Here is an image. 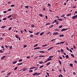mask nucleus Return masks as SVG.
<instances>
[{
    "label": "nucleus",
    "mask_w": 77,
    "mask_h": 77,
    "mask_svg": "<svg viewBox=\"0 0 77 77\" xmlns=\"http://www.w3.org/2000/svg\"><path fill=\"white\" fill-rule=\"evenodd\" d=\"M38 49H40V47H37L35 48L34 49V50H38Z\"/></svg>",
    "instance_id": "20e7f679"
},
{
    "label": "nucleus",
    "mask_w": 77,
    "mask_h": 77,
    "mask_svg": "<svg viewBox=\"0 0 77 77\" xmlns=\"http://www.w3.org/2000/svg\"><path fill=\"white\" fill-rule=\"evenodd\" d=\"M52 60V59L51 58H48V61H50V60Z\"/></svg>",
    "instance_id": "1a4fd4ad"
},
{
    "label": "nucleus",
    "mask_w": 77,
    "mask_h": 77,
    "mask_svg": "<svg viewBox=\"0 0 77 77\" xmlns=\"http://www.w3.org/2000/svg\"><path fill=\"white\" fill-rule=\"evenodd\" d=\"M39 15V16H40V17H43V16L42 15V14H40Z\"/></svg>",
    "instance_id": "72a5a7b5"
},
{
    "label": "nucleus",
    "mask_w": 77,
    "mask_h": 77,
    "mask_svg": "<svg viewBox=\"0 0 77 77\" xmlns=\"http://www.w3.org/2000/svg\"><path fill=\"white\" fill-rule=\"evenodd\" d=\"M25 7L26 8V9H29V6H25Z\"/></svg>",
    "instance_id": "412c9836"
},
{
    "label": "nucleus",
    "mask_w": 77,
    "mask_h": 77,
    "mask_svg": "<svg viewBox=\"0 0 77 77\" xmlns=\"http://www.w3.org/2000/svg\"><path fill=\"white\" fill-rule=\"evenodd\" d=\"M39 63H40V64H42V63H43V62L41 61L39 62Z\"/></svg>",
    "instance_id": "37998d69"
},
{
    "label": "nucleus",
    "mask_w": 77,
    "mask_h": 77,
    "mask_svg": "<svg viewBox=\"0 0 77 77\" xmlns=\"http://www.w3.org/2000/svg\"><path fill=\"white\" fill-rule=\"evenodd\" d=\"M53 27V25H52L51 26H49V28H52V27Z\"/></svg>",
    "instance_id": "b1692460"
},
{
    "label": "nucleus",
    "mask_w": 77,
    "mask_h": 77,
    "mask_svg": "<svg viewBox=\"0 0 77 77\" xmlns=\"http://www.w3.org/2000/svg\"><path fill=\"white\" fill-rule=\"evenodd\" d=\"M15 37H16V38H18V35H15Z\"/></svg>",
    "instance_id": "de8ad7c7"
},
{
    "label": "nucleus",
    "mask_w": 77,
    "mask_h": 77,
    "mask_svg": "<svg viewBox=\"0 0 77 77\" xmlns=\"http://www.w3.org/2000/svg\"><path fill=\"white\" fill-rule=\"evenodd\" d=\"M37 75V72H35L33 74V75Z\"/></svg>",
    "instance_id": "6ab92c4d"
},
{
    "label": "nucleus",
    "mask_w": 77,
    "mask_h": 77,
    "mask_svg": "<svg viewBox=\"0 0 77 77\" xmlns=\"http://www.w3.org/2000/svg\"><path fill=\"white\" fill-rule=\"evenodd\" d=\"M65 42H60V44H63V43H65Z\"/></svg>",
    "instance_id": "a878e982"
},
{
    "label": "nucleus",
    "mask_w": 77,
    "mask_h": 77,
    "mask_svg": "<svg viewBox=\"0 0 77 77\" xmlns=\"http://www.w3.org/2000/svg\"><path fill=\"white\" fill-rule=\"evenodd\" d=\"M59 29H55V31H59Z\"/></svg>",
    "instance_id": "c03bdc74"
},
{
    "label": "nucleus",
    "mask_w": 77,
    "mask_h": 77,
    "mask_svg": "<svg viewBox=\"0 0 77 77\" xmlns=\"http://www.w3.org/2000/svg\"><path fill=\"white\" fill-rule=\"evenodd\" d=\"M51 63L50 62H48V63L46 64V65H47V66H48V65H50Z\"/></svg>",
    "instance_id": "0eeeda50"
},
{
    "label": "nucleus",
    "mask_w": 77,
    "mask_h": 77,
    "mask_svg": "<svg viewBox=\"0 0 77 77\" xmlns=\"http://www.w3.org/2000/svg\"><path fill=\"white\" fill-rule=\"evenodd\" d=\"M39 32H38L36 33L35 35H39Z\"/></svg>",
    "instance_id": "a18cd8bd"
},
{
    "label": "nucleus",
    "mask_w": 77,
    "mask_h": 77,
    "mask_svg": "<svg viewBox=\"0 0 77 77\" xmlns=\"http://www.w3.org/2000/svg\"><path fill=\"white\" fill-rule=\"evenodd\" d=\"M23 64V63H18L17 64L18 65L20 66V65H21Z\"/></svg>",
    "instance_id": "6e6552de"
},
{
    "label": "nucleus",
    "mask_w": 77,
    "mask_h": 77,
    "mask_svg": "<svg viewBox=\"0 0 77 77\" xmlns=\"http://www.w3.org/2000/svg\"><path fill=\"white\" fill-rule=\"evenodd\" d=\"M56 41V39H54L52 40H51V41Z\"/></svg>",
    "instance_id": "58836bf2"
},
{
    "label": "nucleus",
    "mask_w": 77,
    "mask_h": 77,
    "mask_svg": "<svg viewBox=\"0 0 77 77\" xmlns=\"http://www.w3.org/2000/svg\"><path fill=\"white\" fill-rule=\"evenodd\" d=\"M40 74H41V73H37V75H40Z\"/></svg>",
    "instance_id": "bb28decb"
},
{
    "label": "nucleus",
    "mask_w": 77,
    "mask_h": 77,
    "mask_svg": "<svg viewBox=\"0 0 77 77\" xmlns=\"http://www.w3.org/2000/svg\"><path fill=\"white\" fill-rule=\"evenodd\" d=\"M12 29V27H10L9 28V30H11Z\"/></svg>",
    "instance_id": "ea45409f"
},
{
    "label": "nucleus",
    "mask_w": 77,
    "mask_h": 77,
    "mask_svg": "<svg viewBox=\"0 0 77 77\" xmlns=\"http://www.w3.org/2000/svg\"><path fill=\"white\" fill-rule=\"evenodd\" d=\"M62 25H61L59 26V28H62Z\"/></svg>",
    "instance_id": "3c124183"
},
{
    "label": "nucleus",
    "mask_w": 77,
    "mask_h": 77,
    "mask_svg": "<svg viewBox=\"0 0 77 77\" xmlns=\"http://www.w3.org/2000/svg\"><path fill=\"white\" fill-rule=\"evenodd\" d=\"M3 20H6V18H3Z\"/></svg>",
    "instance_id": "4d7b16f0"
},
{
    "label": "nucleus",
    "mask_w": 77,
    "mask_h": 77,
    "mask_svg": "<svg viewBox=\"0 0 77 77\" xmlns=\"http://www.w3.org/2000/svg\"><path fill=\"white\" fill-rule=\"evenodd\" d=\"M44 33V32H43L41 33L40 34V36H42V35H43Z\"/></svg>",
    "instance_id": "4468645a"
},
{
    "label": "nucleus",
    "mask_w": 77,
    "mask_h": 77,
    "mask_svg": "<svg viewBox=\"0 0 77 77\" xmlns=\"http://www.w3.org/2000/svg\"><path fill=\"white\" fill-rule=\"evenodd\" d=\"M59 44H60V43H56V45H59Z\"/></svg>",
    "instance_id": "052dcab7"
},
{
    "label": "nucleus",
    "mask_w": 77,
    "mask_h": 77,
    "mask_svg": "<svg viewBox=\"0 0 77 77\" xmlns=\"http://www.w3.org/2000/svg\"><path fill=\"white\" fill-rule=\"evenodd\" d=\"M37 46H38V44H36V45H34V47H37Z\"/></svg>",
    "instance_id": "c756f323"
},
{
    "label": "nucleus",
    "mask_w": 77,
    "mask_h": 77,
    "mask_svg": "<svg viewBox=\"0 0 77 77\" xmlns=\"http://www.w3.org/2000/svg\"><path fill=\"white\" fill-rule=\"evenodd\" d=\"M17 61H14V62H13V64H15V63H17Z\"/></svg>",
    "instance_id": "9b49d317"
},
{
    "label": "nucleus",
    "mask_w": 77,
    "mask_h": 77,
    "mask_svg": "<svg viewBox=\"0 0 77 77\" xmlns=\"http://www.w3.org/2000/svg\"><path fill=\"white\" fill-rule=\"evenodd\" d=\"M53 57V56H50L49 57V58H52V57Z\"/></svg>",
    "instance_id": "13d9d810"
},
{
    "label": "nucleus",
    "mask_w": 77,
    "mask_h": 77,
    "mask_svg": "<svg viewBox=\"0 0 77 77\" xmlns=\"http://www.w3.org/2000/svg\"><path fill=\"white\" fill-rule=\"evenodd\" d=\"M26 70H27V69H23V71H26Z\"/></svg>",
    "instance_id": "5fc2aeb1"
},
{
    "label": "nucleus",
    "mask_w": 77,
    "mask_h": 77,
    "mask_svg": "<svg viewBox=\"0 0 77 77\" xmlns=\"http://www.w3.org/2000/svg\"><path fill=\"white\" fill-rule=\"evenodd\" d=\"M63 70L64 72H66V71L65 70V69L64 68H63Z\"/></svg>",
    "instance_id": "864d4df0"
},
{
    "label": "nucleus",
    "mask_w": 77,
    "mask_h": 77,
    "mask_svg": "<svg viewBox=\"0 0 77 77\" xmlns=\"http://www.w3.org/2000/svg\"><path fill=\"white\" fill-rule=\"evenodd\" d=\"M59 63H60V65H62V62H61V61H60V60H59Z\"/></svg>",
    "instance_id": "dca6fc26"
},
{
    "label": "nucleus",
    "mask_w": 77,
    "mask_h": 77,
    "mask_svg": "<svg viewBox=\"0 0 77 77\" xmlns=\"http://www.w3.org/2000/svg\"><path fill=\"white\" fill-rule=\"evenodd\" d=\"M73 48L75 49V48H75V45L73 46Z\"/></svg>",
    "instance_id": "0e129e2a"
},
{
    "label": "nucleus",
    "mask_w": 77,
    "mask_h": 77,
    "mask_svg": "<svg viewBox=\"0 0 77 77\" xmlns=\"http://www.w3.org/2000/svg\"><path fill=\"white\" fill-rule=\"evenodd\" d=\"M43 67H44V66H40L39 68H42Z\"/></svg>",
    "instance_id": "8fccbe9b"
},
{
    "label": "nucleus",
    "mask_w": 77,
    "mask_h": 77,
    "mask_svg": "<svg viewBox=\"0 0 77 77\" xmlns=\"http://www.w3.org/2000/svg\"><path fill=\"white\" fill-rule=\"evenodd\" d=\"M65 14H63L61 16V17H62V18H63V17H65Z\"/></svg>",
    "instance_id": "79ce46f5"
},
{
    "label": "nucleus",
    "mask_w": 77,
    "mask_h": 77,
    "mask_svg": "<svg viewBox=\"0 0 77 77\" xmlns=\"http://www.w3.org/2000/svg\"><path fill=\"white\" fill-rule=\"evenodd\" d=\"M39 53H45V52L44 51H41L39 52Z\"/></svg>",
    "instance_id": "ddd939ff"
},
{
    "label": "nucleus",
    "mask_w": 77,
    "mask_h": 77,
    "mask_svg": "<svg viewBox=\"0 0 77 77\" xmlns=\"http://www.w3.org/2000/svg\"><path fill=\"white\" fill-rule=\"evenodd\" d=\"M53 35H59V33L57 32H54L53 34Z\"/></svg>",
    "instance_id": "7ed1b4c3"
},
{
    "label": "nucleus",
    "mask_w": 77,
    "mask_h": 77,
    "mask_svg": "<svg viewBox=\"0 0 77 77\" xmlns=\"http://www.w3.org/2000/svg\"><path fill=\"white\" fill-rule=\"evenodd\" d=\"M71 56H72V57H74V56L73 54H71Z\"/></svg>",
    "instance_id": "f704fd0d"
},
{
    "label": "nucleus",
    "mask_w": 77,
    "mask_h": 77,
    "mask_svg": "<svg viewBox=\"0 0 77 77\" xmlns=\"http://www.w3.org/2000/svg\"><path fill=\"white\" fill-rule=\"evenodd\" d=\"M1 27H2V28H5V27H6V26H2Z\"/></svg>",
    "instance_id": "09e8293b"
},
{
    "label": "nucleus",
    "mask_w": 77,
    "mask_h": 77,
    "mask_svg": "<svg viewBox=\"0 0 77 77\" xmlns=\"http://www.w3.org/2000/svg\"><path fill=\"white\" fill-rule=\"evenodd\" d=\"M47 45H42V47H46V46H47Z\"/></svg>",
    "instance_id": "a211bd4d"
},
{
    "label": "nucleus",
    "mask_w": 77,
    "mask_h": 77,
    "mask_svg": "<svg viewBox=\"0 0 77 77\" xmlns=\"http://www.w3.org/2000/svg\"><path fill=\"white\" fill-rule=\"evenodd\" d=\"M35 68H36V67H31L30 68V69H35Z\"/></svg>",
    "instance_id": "9d476101"
},
{
    "label": "nucleus",
    "mask_w": 77,
    "mask_h": 77,
    "mask_svg": "<svg viewBox=\"0 0 77 77\" xmlns=\"http://www.w3.org/2000/svg\"><path fill=\"white\" fill-rule=\"evenodd\" d=\"M51 33V32H49L47 33V35H48L49 34H50Z\"/></svg>",
    "instance_id": "a19ab883"
},
{
    "label": "nucleus",
    "mask_w": 77,
    "mask_h": 77,
    "mask_svg": "<svg viewBox=\"0 0 77 77\" xmlns=\"http://www.w3.org/2000/svg\"><path fill=\"white\" fill-rule=\"evenodd\" d=\"M59 57H60V59H62V57L60 56Z\"/></svg>",
    "instance_id": "338daca9"
},
{
    "label": "nucleus",
    "mask_w": 77,
    "mask_h": 77,
    "mask_svg": "<svg viewBox=\"0 0 77 77\" xmlns=\"http://www.w3.org/2000/svg\"><path fill=\"white\" fill-rule=\"evenodd\" d=\"M64 36V35H60L59 36L60 37H63V36Z\"/></svg>",
    "instance_id": "f8f14e48"
},
{
    "label": "nucleus",
    "mask_w": 77,
    "mask_h": 77,
    "mask_svg": "<svg viewBox=\"0 0 77 77\" xmlns=\"http://www.w3.org/2000/svg\"><path fill=\"white\" fill-rule=\"evenodd\" d=\"M49 24H50V23H47L46 24V25H49Z\"/></svg>",
    "instance_id": "603ef678"
},
{
    "label": "nucleus",
    "mask_w": 77,
    "mask_h": 77,
    "mask_svg": "<svg viewBox=\"0 0 77 77\" xmlns=\"http://www.w3.org/2000/svg\"><path fill=\"white\" fill-rule=\"evenodd\" d=\"M69 51L70 52H71V53H72V50H71V49H70Z\"/></svg>",
    "instance_id": "bf43d9fd"
},
{
    "label": "nucleus",
    "mask_w": 77,
    "mask_h": 77,
    "mask_svg": "<svg viewBox=\"0 0 77 77\" xmlns=\"http://www.w3.org/2000/svg\"><path fill=\"white\" fill-rule=\"evenodd\" d=\"M11 7H14L15 6V5H11Z\"/></svg>",
    "instance_id": "4c0bfd02"
},
{
    "label": "nucleus",
    "mask_w": 77,
    "mask_h": 77,
    "mask_svg": "<svg viewBox=\"0 0 77 77\" xmlns=\"http://www.w3.org/2000/svg\"><path fill=\"white\" fill-rule=\"evenodd\" d=\"M53 48V47H52L51 48H50L48 50V51H49V50H51V49H52V48Z\"/></svg>",
    "instance_id": "423d86ee"
},
{
    "label": "nucleus",
    "mask_w": 77,
    "mask_h": 77,
    "mask_svg": "<svg viewBox=\"0 0 77 77\" xmlns=\"http://www.w3.org/2000/svg\"><path fill=\"white\" fill-rule=\"evenodd\" d=\"M77 18V14L76 15L72 17V19H75V18Z\"/></svg>",
    "instance_id": "f257e3e1"
},
{
    "label": "nucleus",
    "mask_w": 77,
    "mask_h": 77,
    "mask_svg": "<svg viewBox=\"0 0 77 77\" xmlns=\"http://www.w3.org/2000/svg\"><path fill=\"white\" fill-rule=\"evenodd\" d=\"M29 72H33V70H29Z\"/></svg>",
    "instance_id": "cd10ccee"
},
{
    "label": "nucleus",
    "mask_w": 77,
    "mask_h": 77,
    "mask_svg": "<svg viewBox=\"0 0 77 77\" xmlns=\"http://www.w3.org/2000/svg\"><path fill=\"white\" fill-rule=\"evenodd\" d=\"M71 15V14H67V16L68 17V16H69L70 15Z\"/></svg>",
    "instance_id": "473e14b6"
},
{
    "label": "nucleus",
    "mask_w": 77,
    "mask_h": 77,
    "mask_svg": "<svg viewBox=\"0 0 77 77\" xmlns=\"http://www.w3.org/2000/svg\"><path fill=\"white\" fill-rule=\"evenodd\" d=\"M73 75H76V73H75V72H73Z\"/></svg>",
    "instance_id": "2f4dec72"
},
{
    "label": "nucleus",
    "mask_w": 77,
    "mask_h": 77,
    "mask_svg": "<svg viewBox=\"0 0 77 77\" xmlns=\"http://www.w3.org/2000/svg\"><path fill=\"white\" fill-rule=\"evenodd\" d=\"M66 58H68V57H69V56H68V55H66Z\"/></svg>",
    "instance_id": "4be33fe9"
},
{
    "label": "nucleus",
    "mask_w": 77,
    "mask_h": 77,
    "mask_svg": "<svg viewBox=\"0 0 77 77\" xmlns=\"http://www.w3.org/2000/svg\"><path fill=\"white\" fill-rule=\"evenodd\" d=\"M58 20H59V21H62L63 20L62 19H58Z\"/></svg>",
    "instance_id": "aec40b11"
},
{
    "label": "nucleus",
    "mask_w": 77,
    "mask_h": 77,
    "mask_svg": "<svg viewBox=\"0 0 77 77\" xmlns=\"http://www.w3.org/2000/svg\"><path fill=\"white\" fill-rule=\"evenodd\" d=\"M61 52H62V53H63V52H64V51H63V50H62V49H61Z\"/></svg>",
    "instance_id": "49530a36"
},
{
    "label": "nucleus",
    "mask_w": 77,
    "mask_h": 77,
    "mask_svg": "<svg viewBox=\"0 0 77 77\" xmlns=\"http://www.w3.org/2000/svg\"><path fill=\"white\" fill-rule=\"evenodd\" d=\"M17 68H18V67H16L14 69V71H15V70H17Z\"/></svg>",
    "instance_id": "c85d7f7f"
},
{
    "label": "nucleus",
    "mask_w": 77,
    "mask_h": 77,
    "mask_svg": "<svg viewBox=\"0 0 77 77\" xmlns=\"http://www.w3.org/2000/svg\"><path fill=\"white\" fill-rule=\"evenodd\" d=\"M22 60H22V59H21L19 60V62H21V61H22Z\"/></svg>",
    "instance_id": "c9c22d12"
},
{
    "label": "nucleus",
    "mask_w": 77,
    "mask_h": 77,
    "mask_svg": "<svg viewBox=\"0 0 77 77\" xmlns=\"http://www.w3.org/2000/svg\"><path fill=\"white\" fill-rule=\"evenodd\" d=\"M11 17H12V15H10L8 16V18H11Z\"/></svg>",
    "instance_id": "2eb2a0df"
},
{
    "label": "nucleus",
    "mask_w": 77,
    "mask_h": 77,
    "mask_svg": "<svg viewBox=\"0 0 77 77\" xmlns=\"http://www.w3.org/2000/svg\"><path fill=\"white\" fill-rule=\"evenodd\" d=\"M39 57H45V56H44V55H40L39 56Z\"/></svg>",
    "instance_id": "f3484780"
},
{
    "label": "nucleus",
    "mask_w": 77,
    "mask_h": 77,
    "mask_svg": "<svg viewBox=\"0 0 77 77\" xmlns=\"http://www.w3.org/2000/svg\"><path fill=\"white\" fill-rule=\"evenodd\" d=\"M68 30V29L67 28H66V29L63 28L62 29L61 31L62 32H63V31H65V30Z\"/></svg>",
    "instance_id": "f03ea898"
},
{
    "label": "nucleus",
    "mask_w": 77,
    "mask_h": 77,
    "mask_svg": "<svg viewBox=\"0 0 77 77\" xmlns=\"http://www.w3.org/2000/svg\"><path fill=\"white\" fill-rule=\"evenodd\" d=\"M27 47V45H25L23 47H24V48H26V47Z\"/></svg>",
    "instance_id": "680f3d73"
},
{
    "label": "nucleus",
    "mask_w": 77,
    "mask_h": 77,
    "mask_svg": "<svg viewBox=\"0 0 77 77\" xmlns=\"http://www.w3.org/2000/svg\"><path fill=\"white\" fill-rule=\"evenodd\" d=\"M11 10L12 9H8V11H11Z\"/></svg>",
    "instance_id": "774afa93"
},
{
    "label": "nucleus",
    "mask_w": 77,
    "mask_h": 77,
    "mask_svg": "<svg viewBox=\"0 0 77 77\" xmlns=\"http://www.w3.org/2000/svg\"><path fill=\"white\" fill-rule=\"evenodd\" d=\"M69 65L70 66H73V64H72V63H70Z\"/></svg>",
    "instance_id": "7c9ffc66"
},
{
    "label": "nucleus",
    "mask_w": 77,
    "mask_h": 77,
    "mask_svg": "<svg viewBox=\"0 0 77 77\" xmlns=\"http://www.w3.org/2000/svg\"><path fill=\"white\" fill-rule=\"evenodd\" d=\"M76 8V6H73L72 8L74 9V8Z\"/></svg>",
    "instance_id": "e433bc0d"
},
{
    "label": "nucleus",
    "mask_w": 77,
    "mask_h": 77,
    "mask_svg": "<svg viewBox=\"0 0 77 77\" xmlns=\"http://www.w3.org/2000/svg\"><path fill=\"white\" fill-rule=\"evenodd\" d=\"M28 31L29 33H33V32L29 30Z\"/></svg>",
    "instance_id": "5701e85b"
},
{
    "label": "nucleus",
    "mask_w": 77,
    "mask_h": 77,
    "mask_svg": "<svg viewBox=\"0 0 77 77\" xmlns=\"http://www.w3.org/2000/svg\"><path fill=\"white\" fill-rule=\"evenodd\" d=\"M6 57V56H3L2 58H1V59L2 60H3V59L4 58H5V57Z\"/></svg>",
    "instance_id": "39448f33"
},
{
    "label": "nucleus",
    "mask_w": 77,
    "mask_h": 77,
    "mask_svg": "<svg viewBox=\"0 0 77 77\" xmlns=\"http://www.w3.org/2000/svg\"><path fill=\"white\" fill-rule=\"evenodd\" d=\"M3 13H4V14H6V11H4L3 12Z\"/></svg>",
    "instance_id": "69168bd1"
},
{
    "label": "nucleus",
    "mask_w": 77,
    "mask_h": 77,
    "mask_svg": "<svg viewBox=\"0 0 77 77\" xmlns=\"http://www.w3.org/2000/svg\"><path fill=\"white\" fill-rule=\"evenodd\" d=\"M46 74H47V75H48V77H49V76H50V75H49V73H48V72H47Z\"/></svg>",
    "instance_id": "393cba45"
},
{
    "label": "nucleus",
    "mask_w": 77,
    "mask_h": 77,
    "mask_svg": "<svg viewBox=\"0 0 77 77\" xmlns=\"http://www.w3.org/2000/svg\"><path fill=\"white\" fill-rule=\"evenodd\" d=\"M31 26H32V27L33 28L34 27V25H31Z\"/></svg>",
    "instance_id": "e2e57ef3"
},
{
    "label": "nucleus",
    "mask_w": 77,
    "mask_h": 77,
    "mask_svg": "<svg viewBox=\"0 0 77 77\" xmlns=\"http://www.w3.org/2000/svg\"><path fill=\"white\" fill-rule=\"evenodd\" d=\"M0 53H3V51L2 50H0Z\"/></svg>",
    "instance_id": "6e6d98bb"
}]
</instances>
